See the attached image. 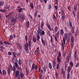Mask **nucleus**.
Listing matches in <instances>:
<instances>
[{
	"instance_id": "338daca9",
	"label": "nucleus",
	"mask_w": 79,
	"mask_h": 79,
	"mask_svg": "<svg viewBox=\"0 0 79 79\" xmlns=\"http://www.w3.org/2000/svg\"><path fill=\"white\" fill-rule=\"evenodd\" d=\"M66 60H67V61H68V62H69V57H66Z\"/></svg>"
},
{
	"instance_id": "cd10ccee",
	"label": "nucleus",
	"mask_w": 79,
	"mask_h": 79,
	"mask_svg": "<svg viewBox=\"0 0 79 79\" xmlns=\"http://www.w3.org/2000/svg\"><path fill=\"white\" fill-rule=\"evenodd\" d=\"M0 47H1V51L2 52H3V49H4V48L3 47L1 46H0Z\"/></svg>"
},
{
	"instance_id": "a878e982",
	"label": "nucleus",
	"mask_w": 79,
	"mask_h": 79,
	"mask_svg": "<svg viewBox=\"0 0 79 79\" xmlns=\"http://www.w3.org/2000/svg\"><path fill=\"white\" fill-rule=\"evenodd\" d=\"M60 33L61 35H63V33H64V32L63 31V30L62 29L60 30Z\"/></svg>"
},
{
	"instance_id": "c03bdc74",
	"label": "nucleus",
	"mask_w": 79,
	"mask_h": 79,
	"mask_svg": "<svg viewBox=\"0 0 79 79\" xmlns=\"http://www.w3.org/2000/svg\"><path fill=\"white\" fill-rule=\"evenodd\" d=\"M4 43L5 44H8V45H10V43H8L6 41H4Z\"/></svg>"
},
{
	"instance_id": "c9c22d12",
	"label": "nucleus",
	"mask_w": 79,
	"mask_h": 79,
	"mask_svg": "<svg viewBox=\"0 0 79 79\" xmlns=\"http://www.w3.org/2000/svg\"><path fill=\"white\" fill-rule=\"evenodd\" d=\"M0 12L2 13H6V12L5 10H2V9H0Z\"/></svg>"
},
{
	"instance_id": "b1692460",
	"label": "nucleus",
	"mask_w": 79,
	"mask_h": 79,
	"mask_svg": "<svg viewBox=\"0 0 79 79\" xmlns=\"http://www.w3.org/2000/svg\"><path fill=\"white\" fill-rule=\"evenodd\" d=\"M48 66L50 68V69H52V64H51L50 63H49L48 64Z\"/></svg>"
},
{
	"instance_id": "f03ea898",
	"label": "nucleus",
	"mask_w": 79,
	"mask_h": 79,
	"mask_svg": "<svg viewBox=\"0 0 79 79\" xmlns=\"http://www.w3.org/2000/svg\"><path fill=\"white\" fill-rule=\"evenodd\" d=\"M40 27L39 26L38 27V30H37V33H36V39L37 41H39V40L40 39V35H41V32H42V29H40ZM40 34V35H39Z\"/></svg>"
},
{
	"instance_id": "72a5a7b5",
	"label": "nucleus",
	"mask_w": 79,
	"mask_h": 79,
	"mask_svg": "<svg viewBox=\"0 0 79 79\" xmlns=\"http://www.w3.org/2000/svg\"><path fill=\"white\" fill-rule=\"evenodd\" d=\"M53 37L52 36H51V44H53Z\"/></svg>"
},
{
	"instance_id": "680f3d73",
	"label": "nucleus",
	"mask_w": 79,
	"mask_h": 79,
	"mask_svg": "<svg viewBox=\"0 0 79 79\" xmlns=\"http://www.w3.org/2000/svg\"><path fill=\"white\" fill-rule=\"evenodd\" d=\"M66 41V40H65V39H64V37L63 38V42H64V44H65V41Z\"/></svg>"
},
{
	"instance_id": "0e129e2a",
	"label": "nucleus",
	"mask_w": 79,
	"mask_h": 79,
	"mask_svg": "<svg viewBox=\"0 0 79 79\" xmlns=\"http://www.w3.org/2000/svg\"><path fill=\"white\" fill-rule=\"evenodd\" d=\"M19 71H20V73H21V72H22V69H21V68L19 67Z\"/></svg>"
},
{
	"instance_id": "5701e85b",
	"label": "nucleus",
	"mask_w": 79,
	"mask_h": 79,
	"mask_svg": "<svg viewBox=\"0 0 79 79\" xmlns=\"http://www.w3.org/2000/svg\"><path fill=\"white\" fill-rule=\"evenodd\" d=\"M58 27L56 26L54 28V31L55 32H56L57 31H58Z\"/></svg>"
},
{
	"instance_id": "f257e3e1",
	"label": "nucleus",
	"mask_w": 79,
	"mask_h": 79,
	"mask_svg": "<svg viewBox=\"0 0 79 79\" xmlns=\"http://www.w3.org/2000/svg\"><path fill=\"white\" fill-rule=\"evenodd\" d=\"M19 65L17 63V62H15L14 63V65L13 66V67L11 65H9L10 67H8L7 69V72L9 75L10 74V71H13L14 72H15V71H16V67L17 66H19Z\"/></svg>"
},
{
	"instance_id": "13d9d810",
	"label": "nucleus",
	"mask_w": 79,
	"mask_h": 79,
	"mask_svg": "<svg viewBox=\"0 0 79 79\" xmlns=\"http://www.w3.org/2000/svg\"><path fill=\"white\" fill-rule=\"evenodd\" d=\"M64 18H65V16L64 15H63L62 17V21H64Z\"/></svg>"
},
{
	"instance_id": "58836bf2",
	"label": "nucleus",
	"mask_w": 79,
	"mask_h": 79,
	"mask_svg": "<svg viewBox=\"0 0 79 79\" xmlns=\"http://www.w3.org/2000/svg\"><path fill=\"white\" fill-rule=\"evenodd\" d=\"M28 45L30 47H31V41H28Z\"/></svg>"
},
{
	"instance_id": "052dcab7",
	"label": "nucleus",
	"mask_w": 79,
	"mask_h": 79,
	"mask_svg": "<svg viewBox=\"0 0 79 79\" xmlns=\"http://www.w3.org/2000/svg\"><path fill=\"white\" fill-rule=\"evenodd\" d=\"M66 41V40H65V39H64V37L63 38V42H64V44H65V41Z\"/></svg>"
},
{
	"instance_id": "9b49d317",
	"label": "nucleus",
	"mask_w": 79,
	"mask_h": 79,
	"mask_svg": "<svg viewBox=\"0 0 79 79\" xmlns=\"http://www.w3.org/2000/svg\"><path fill=\"white\" fill-rule=\"evenodd\" d=\"M26 24L27 27V28H29L30 26V23H29V21L27 22Z\"/></svg>"
},
{
	"instance_id": "9d476101",
	"label": "nucleus",
	"mask_w": 79,
	"mask_h": 79,
	"mask_svg": "<svg viewBox=\"0 0 79 79\" xmlns=\"http://www.w3.org/2000/svg\"><path fill=\"white\" fill-rule=\"evenodd\" d=\"M71 43L73 44L74 43V37L73 36H72L71 37Z\"/></svg>"
},
{
	"instance_id": "0eeeda50",
	"label": "nucleus",
	"mask_w": 79,
	"mask_h": 79,
	"mask_svg": "<svg viewBox=\"0 0 79 79\" xmlns=\"http://www.w3.org/2000/svg\"><path fill=\"white\" fill-rule=\"evenodd\" d=\"M75 29H76L75 27L73 26L72 28V31L73 34H75Z\"/></svg>"
},
{
	"instance_id": "39448f33",
	"label": "nucleus",
	"mask_w": 79,
	"mask_h": 79,
	"mask_svg": "<svg viewBox=\"0 0 79 79\" xmlns=\"http://www.w3.org/2000/svg\"><path fill=\"white\" fill-rule=\"evenodd\" d=\"M24 74L23 73H21V72H20L19 74V77H21L22 79H23V77H24Z\"/></svg>"
},
{
	"instance_id": "1a4fd4ad",
	"label": "nucleus",
	"mask_w": 79,
	"mask_h": 79,
	"mask_svg": "<svg viewBox=\"0 0 79 79\" xmlns=\"http://www.w3.org/2000/svg\"><path fill=\"white\" fill-rule=\"evenodd\" d=\"M71 70V66H69L68 67L67 69V73H69Z\"/></svg>"
},
{
	"instance_id": "f8f14e48",
	"label": "nucleus",
	"mask_w": 79,
	"mask_h": 79,
	"mask_svg": "<svg viewBox=\"0 0 79 79\" xmlns=\"http://www.w3.org/2000/svg\"><path fill=\"white\" fill-rule=\"evenodd\" d=\"M2 74L4 76L6 75V71L5 69H3L2 70Z\"/></svg>"
},
{
	"instance_id": "69168bd1",
	"label": "nucleus",
	"mask_w": 79,
	"mask_h": 79,
	"mask_svg": "<svg viewBox=\"0 0 79 79\" xmlns=\"http://www.w3.org/2000/svg\"><path fill=\"white\" fill-rule=\"evenodd\" d=\"M42 75L40 74V77L39 79H42Z\"/></svg>"
},
{
	"instance_id": "4c0bfd02",
	"label": "nucleus",
	"mask_w": 79,
	"mask_h": 79,
	"mask_svg": "<svg viewBox=\"0 0 79 79\" xmlns=\"http://www.w3.org/2000/svg\"><path fill=\"white\" fill-rule=\"evenodd\" d=\"M22 15H21V14H19L18 15V18L19 19H21V18H22Z\"/></svg>"
},
{
	"instance_id": "aec40b11",
	"label": "nucleus",
	"mask_w": 79,
	"mask_h": 79,
	"mask_svg": "<svg viewBox=\"0 0 79 79\" xmlns=\"http://www.w3.org/2000/svg\"><path fill=\"white\" fill-rule=\"evenodd\" d=\"M30 6H31V9H33L34 8V5H33V3H30Z\"/></svg>"
},
{
	"instance_id": "6ab92c4d",
	"label": "nucleus",
	"mask_w": 79,
	"mask_h": 79,
	"mask_svg": "<svg viewBox=\"0 0 79 79\" xmlns=\"http://www.w3.org/2000/svg\"><path fill=\"white\" fill-rule=\"evenodd\" d=\"M5 8L7 10L8 9H10V5H6L5 6Z\"/></svg>"
},
{
	"instance_id": "a18cd8bd",
	"label": "nucleus",
	"mask_w": 79,
	"mask_h": 79,
	"mask_svg": "<svg viewBox=\"0 0 79 79\" xmlns=\"http://www.w3.org/2000/svg\"><path fill=\"white\" fill-rule=\"evenodd\" d=\"M72 13L74 15V17H75V16H76V13H75V11H74V10H73Z\"/></svg>"
},
{
	"instance_id": "bb28decb",
	"label": "nucleus",
	"mask_w": 79,
	"mask_h": 79,
	"mask_svg": "<svg viewBox=\"0 0 79 79\" xmlns=\"http://www.w3.org/2000/svg\"><path fill=\"white\" fill-rule=\"evenodd\" d=\"M33 40L34 42H36L37 41V40L36 39V38L35 37H33Z\"/></svg>"
},
{
	"instance_id": "37998d69",
	"label": "nucleus",
	"mask_w": 79,
	"mask_h": 79,
	"mask_svg": "<svg viewBox=\"0 0 79 79\" xmlns=\"http://www.w3.org/2000/svg\"><path fill=\"white\" fill-rule=\"evenodd\" d=\"M61 52H58V57L60 58L61 57Z\"/></svg>"
},
{
	"instance_id": "8fccbe9b",
	"label": "nucleus",
	"mask_w": 79,
	"mask_h": 79,
	"mask_svg": "<svg viewBox=\"0 0 79 79\" xmlns=\"http://www.w3.org/2000/svg\"><path fill=\"white\" fill-rule=\"evenodd\" d=\"M53 37L54 38V39L55 40V41H56V42H57V41H58V40L57 39V38L56 37V36H55V35H53Z\"/></svg>"
},
{
	"instance_id": "4468645a",
	"label": "nucleus",
	"mask_w": 79,
	"mask_h": 79,
	"mask_svg": "<svg viewBox=\"0 0 79 79\" xmlns=\"http://www.w3.org/2000/svg\"><path fill=\"white\" fill-rule=\"evenodd\" d=\"M23 8H20L19 9H18L17 10V11L18 13H21V12H22V11H23Z\"/></svg>"
},
{
	"instance_id": "09e8293b",
	"label": "nucleus",
	"mask_w": 79,
	"mask_h": 79,
	"mask_svg": "<svg viewBox=\"0 0 79 79\" xmlns=\"http://www.w3.org/2000/svg\"><path fill=\"white\" fill-rule=\"evenodd\" d=\"M55 2L57 6H58V0H55Z\"/></svg>"
},
{
	"instance_id": "4d7b16f0",
	"label": "nucleus",
	"mask_w": 79,
	"mask_h": 79,
	"mask_svg": "<svg viewBox=\"0 0 79 79\" xmlns=\"http://www.w3.org/2000/svg\"><path fill=\"white\" fill-rule=\"evenodd\" d=\"M68 8L69 11H71V7H70V6H68Z\"/></svg>"
},
{
	"instance_id": "393cba45",
	"label": "nucleus",
	"mask_w": 79,
	"mask_h": 79,
	"mask_svg": "<svg viewBox=\"0 0 79 79\" xmlns=\"http://www.w3.org/2000/svg\"><path fill=\"white\" fill-rule=\"evenodd\" d=\"M78 33L79 31H78V30L76 31L75 33V36H77V35H78Z\"/></svg>"
},
{
	"instance_id": "4be33fe9",
	"label": "nucleus",
	"mask_w": 79,
	"mask_h": 79,
	"mask_svg": "<svg viewBox=\"0 0 79 79\" xmlns=\"http://www.w3.org/2000/svg\"><path fill=\"white\" fill-rule=\"evenodd\" d=\"M18 64L19 65V66H21V64H22V62H21V60L20 59H19Z\"/></svg>"
},
{
	"instance_id": "e2e57ef3",
	"label": "nucleus",
	"mask_w": 79,
	"mask_h": 79,
	"mask_svg": "<svg viewBox=\"0 0 79 79\" xmlns=\"http://www.w3.org/2000/svg\"><path fill=\"white\" fill-rule=\"evenodd\" d=\"M37 11H36V13L34 14V16L35 17H36V16H37Z\"/></svg>"
},
{
	"instance_id": "3c124183",
	"label": "nucleus",
	"mask_w": 79,
	"mask_h": 79,
	"mask_svg": "<svg viewBox=\"0 0 79 79\" xmlns=\"http://www.w3.org/2000/svg\"><path fill=\"white\" fill-rule=\"evenodd\" d=\"M14 36L12 35H10V38H9L10 40H12V39H13V38Z\"/></svg>"
},
{
	"instance_id": "864d4df0",
	"label": "nucleus",
	"mask_w": 79,
	"mask_h": 79,
	"mask_svg": "<svg viewBox=\"0 0 79 79\" xmlns=\"http://www.w3.org/2000/svg\"><path fill=\"white\" fill-rule=\"evenodd\" d=\"M70 64L71 65V67H73V63L72 62H71L70 63Z\"/></svg>"
},
{
	"instance_id": "5fc2aeb1",
	"label": "nucleus",
	"mask_w": 79,
	"mask_h": 79,
	"mask_svg": "<svg viewBox=\"0 0 79 79\" xmlns=\"http://www.w3.org/2000/svg\"><path fill=\"white\" fill-rule=\"evenodd\" d=\"M68 34H69V35H70V36H72V35H73V34L72 33H71V32H68Z\"/></svg>"
},
{
	"instance_id": "79ce46f5",
	"label": "nucleus",
	"mask_w": 79,
	"mask_h": 79,
	"mask_svg": "<svg viewBox=\"0 0 79 79\" xmlns=\"http://www.w3.org/2000/svg\"><path fill=\"white\" fill-rule=\"evenodd\" d=\"M35 55H37L39 54V51H38V50H36L35 51Z\"/></svg>"
},
{
	"instance_id": "603ef678",
	"label": "nucleus",
	"mask_w": 79,
	"mask_h": 79,
	"mask_svg": "<svg viewBox=\"0 0 79 79\" xmlns=\"http://www.w3.org/2000/svg\"><path fill=\"white\" fill-rule=\"evenodd\" d=\"M12 53L13 55L14 56L15 58H16V53H15V52H12Z\"/></svg>"
},
{
	"instance_id": "f704fd0d",
	"label": "nucleus",
	"mask_w": 79,
	"mask_h": 79,
	"mask_svg": "<svg viewBox=\"0 0 79 79\" xmlns=\"http://www.w3.org/2000/svg\"><path fill=\"white\" fill-rule=\"evenodd\" d=\"M25 48H28L29 47V45L28 44V43L27 42L26 43V44L25 45Z\"/></svg>"
},
{
	"instance_id": "6e6d98bb",
	"label": "nucleus",
	"mask_w": 79,
	"mask_h": 79,
	"mask_svg": "<svg viewBox=\"0 0 79 79\" xmlns=\"http://www.w3.org/2000/svg\"><path fill=\"white\" fill-rule=\"evenodd\" d=\"M79 66V64L78 63H77L75 65V68H77L78 66Z\"/></svg>"
},
{
	"instance_id": "de8ad7c7",
	"label": "nucleus",
	"mask_w": 79,
	"mask_h": 79,
	"mask_svg": "<svg viewBox=\"0 0 79 79\" xmlns=\"http://www.w3.org/2000/svg\"><path fill=\"white\" fill-rule=\"evenodd\" d=\"M47 68L46 66H44L43 68V70L44 72H45L46 71H47V70H46V68Z\"/></svg>"
},
{
	"instance_id": "49530a36",
	"label": "nucleus",
	"mask_w": 79,
	"mask_h": 79,
	"mask_svg": "<svg viewBox=\"0 0 79 79\" xmlns=\"http://www.w3.org/2000/svg\"><path fill=\"white\" fill-rule=\"evenodd\" d=\"M61 48H62V50H64V44H63V42L62 43Z\"/></svg>"
},
{
	"instance_id": "ea45409f",
	"label": "nucleus",
	"mask_w": 79,
	"mask_h": 79,
	"mask_svg": "<svg viewBox=\"0 0 79 79\" xmlns=\"http://www.w3.org/2000/svg\"><path fill=\"white\" fill-rule=\"evenodd\" d=\"M59 66H60V63H58L56 65V69H59Z\"/></svg>"
},
{
	"instance_id": "a19ab883",
	"label": "nucleus",
	"mask_w": 79,
	"mask_h": 79,
	"mask_svg": "<svg viewBox=\"0 0 79 79\" xmlns=\"http://www.w3.org/2000/svg\"><path fill=\"white\" fill-rule=\"evenodd\" d=\"M70 78V74L67 73V78L68 79H69Z\"/></svg>"
},
{
	"instance_id": "774afa93",
	"label": "nucleus",
	"mask_w": 79,
	"mask_h": 79,
	"mask_svg": "<svg viewBox=\"0 0 79 79\" xmlns=\"http://www.w3.org/2000/svg\"><path fill=\"white\" fill-rule=\"evenodd\" d=\"M0 45H3V41H2L0 42Z\"/></svg>"
},
{
	"instance_id": "ddd939ff",
	"label": "nucleus",
	"mask_w": 79,
	"mask_h": 79,
	"mask_svg": "<svg viewBox=\"0 0 79 79\" xmlns=\"http://www.w3.org/2000/svg\"><path fill=\"white\" fill-rule=\"evenodd\" d=\"M57 61L59 63H60L61 62V59L58 56H57Z\"/></svg>"
},
{
	"instance_id": "7c9ffc66",
	"label": "nucleus",
	"mask_w": 79,
	"mask_h": 79,
	"mask_svg": "<svg viewBox=\"0 0 79 79\" xmlns=\"http://www.w3.org/2000/svg\"><path fill=\"white\" fill-rule=\"evenodd\" d=\"M41 34L40 35H45V31H44V30H43L41 32Z\"/></svg>"
},
{
	"instance_id": "c756f323",
	"label": "nucleus",
	"mask_w": 79,
	"mask_h": 79,
	"mask_svg": "<svg viewBox=\"0 0 79 79\" xmlns=\"http://www.w3.org/2000/svg\"><path fill=\"white\" fill-rule=\"evenodd\" d=\"M4 4V2L1 1L0 2V6H3Z\"/></svg>"
},
{
	"instance_id": "dca6fc26",
	"label": "nucleus",
	"mask_w": 79,
	"mask_h": 79,
	"mask_svg": "<svg viewBox=\"0 0 79 79\" xmlns=\"http://www.w3.org/2000/svg\"><path fill=\"white\" fill-rule=\"evenodd\" d=\"M74 58L75 59L77 58V51H75L74 53Z\"/></svg>"
},
{
	"instance_id": "423d86ee",
	"label": "nucleus",
	"mask_w": 79,
	"mask_h": 79,
	"mask_svg": "<svg viewBox=\"0 0 79 79\" xmlns=\"http://www.w3.org/2000/svg\"><path fill=\"white\" fill-rule=\"evenodd\" d=\"M19 75V71L17 70L15 72V77H18Z\"/></svg>"
},
{
	"instance_id": "c85d7f7f",
	"label": "nucleus",
	"mask_w": 79,
	"mask_h": 79,
	"mask_svg": "<svg viewBox=\"0 0 79 79\" xmlns=\"http://www.w3.org/2000/svg\"><path fill=\"white\" fill-rule=\"evenodd\" d=\"M69 26L70 27H73V25H72V23H71V21L70 20H69Z\"/></svg>"
},
{
	"instance_id": "2f4dec72",
	"label": "nucleus",
	"mask_w": 79,
	"mask_h": 79,
	"mask_svg": "<svg viewBox=\"0 0 79 79\" xmlns=\"http://www.w3.org/2000/svg\"><path fill=\"white\" fill-rule=\"evenodd\" d=\"M59 35H60V31H58L56 33V36L57 37H58V36H59Z\"/></svg>"
},
{
	"instance_id": "e433bc0d",
	"label": "nucleus",
	"mask_w": 79,
	"mask_h": 79,
	"mask_svg": "<svg viewBox=\"0 0 79 79\" xmlns=\"http://www.w3.org/2000/svg\"><path fill=\"white\" fill-rule=\"evenodd\" d=\"M64 73H65V72L64 71V69H62L61 74H63V75H64Z\"/></svg>"
},
{
	"instance_id": "7ed1b4c3",
	"label": "nucleus",
	"mask_w": 79,
	"mask_h": 79,
	"mask_svg": "<svg viewBox=\"0 0 79 79\" xmlns=\"http://www.w3.org/2000/svg\"><path fill=\"white\" fill-rule=\"evenodd\" d=\"M34 68L35 69L37 70L38 69V67L36 65L35 66V64H33L31 69L32 70H34Z\"/></svg>"
},
{
	"instance_id": "bf43d9fd",
	"label": "nucleus",
	"mask_w": 79,
	"mask_h": 79,
	"mask_svg": "<svg viewBox=\"0 0 79 79\" xmlns=\"http://www.w3.org/2000/svg\"><path fill=\"white\" fill-rule=\"evenodd\" d=\"M71 54H72V52L70 51L69 53V58H70V57H71Z\"/></svg>"
},
{
	"instance_id": "2eb2a0df",
	"label": "nucleus",
	"mask_w": 79,
	"mask_h": 79,
	"mask_svg": "<svg viewBox=\"0 0 79 79\" xmlns=\"http://www.w3.org/2000/svg\"><path fill=\"white\" fill-rule=\"evenodd\" d=\"M53 65H52L53 67L54 68H55L56 67V62L55 61H53Z\"/></svg>"
},
{
	"instance_id": "412c9836",
	"label": "nucleus",
	"mask_w": 79,
	"mask_h": 79,
	"mask_svg": "<svg viewBox=\"0 0 79 79\" xmlns=\"http://www.w3.org/2000/svg\"><path fill=\"white\" fill-rule=\"evenodd\" d=\"M41 41L42 43L43 44L44 46H45V41L42 39H41Z\"/></svg>"
},
{
	"instance_id": "f3484780",
	"label": "nucleus",
	"mask_w": 79,
	"mask_h": 79,
	"mask_svg": "<svg viewBox=\"0 0 79 79\" xmlns=\"http://www.w3.org/2000/svg\"><path fill=\"white\" fill-rule=\"evenodd\" d=\"M12 13H9V14L8 15L9 16V19H10V18L12 17Z\"/></svg>"
},
{
	"instance_id": "a211bd4d",
	"label": "nucleus",
	"mask_w": 79,
	"mask_h": 79,
	"mask_svg": "<svg viewBox=\"0 0 79 79\" xmlns=\"http://www.w3.org/2000/svg\"><path fill=\"white\" fill-rule=\"evenodd\" d=\"M26 71L27 75H28V74H29V70L27 69V68H26Z\"/></svg>"
},
{
	"instance_id": "473e14b6",
	"label": "nucleus",
	"mask_w": 79,
	"mask_h": 79,
	"mask_svg": "<svg viewBox=\"0 0 79 79\" xmlns=\"http://www.w3.org/2000/svg\"><path fill=\"white\" fill-rule=\"evenodd\" d=\"M41 23H42L41 25V29H42V27H43L44 25V22H43V21H42Z\"/></svg>"
},
{
	"instance_id": "6e6552de",
	"label": "nucleus",
	"mask_w": 79,
	"mask_h": 79,
	"mask_svg": "<svg viewBox=\"0 0 79 79\" xmlns=\"http://www.w3.org/2000/svg\"><path fill=\"white\" fill-rule=\"evenodd\" d=\"M74 9L75 12H76V11L77 10V5H76V4L74 5Z\"/></svg>"
},
{
	"instance_id": "20e7f679",
	"label": "nucleus",
	"mask_w": 79,
	"mask_h": 79,
	"mask_svg": "<svg viewBox=\"0 0 79 79\" xmlns=\"http://www.w3.org/2000/svg\"><path fill=\"white\" fill-rule=\"evenodd\" d=\"M18 19V18L16 17L14 18H12L11 19V20L12 22H13L14 23H16V21Z\"/></svg>"
}]
</instances>
